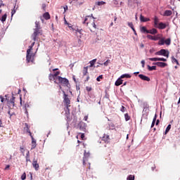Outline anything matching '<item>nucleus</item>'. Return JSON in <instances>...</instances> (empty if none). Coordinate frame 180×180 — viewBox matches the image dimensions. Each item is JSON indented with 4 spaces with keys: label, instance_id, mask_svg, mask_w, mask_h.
I'll return each instance as SVG.
<instances>
[{
    "label": "nucleus",
    "instance_id": "obj_36",
    "mask_svg": "<svg viewBox=\"0 0 180 180\" xmlns=\"http://www.w3.org/2000/svg\"><path fill=\"white\" fill-rule=\"evenodd\" d=\"M8 17V15H6V14H4L2 17H1V22H5L6 20V18Z\"/></svg>",
    "mask_w": 180,
    "mask_h": 180
},
{
    "label": "nucleus",
    "instance_id": "obj_61",
    "mask_svg": "<svg viewBox=\"0 0 180 180\" xmlns=\"http://www.w3.org/2000/svg\"><path fill=\"white\" fill-rule=\"evenodd\" d=\"M42 9H44V11H46V4H42Z\"/></svg>",
    "mask_w": 180,
    "mask_h": 180
},
{
    "label": "nucleus",
    "instance_id": "obj_58",
    "mask_svg": "<svg viewBox=\"0 0 180 180\" xmlns=\"http://www.w3.org/2000/svg\"><path fill=\"white\" fill-rule=\"evenodd\" d=\"M81 139H82V140H84V139H85V134H81Z\"/></svg>",
    "mask_w": 180,
    "mask_h": 180
},
{
    "label": "nucleus",
    "instance_id": "obj_24",
    "mask_svg": "<svg viewBox=\"0 0 180 180\" xmlns=\"http://www.w3.org/2000/svg\"><path fill=\"white\" fill-rule=\"evenodd\" d=\"M88 68H89V66H86L84 68L83 70V75L85 76L88 74Z\"/></svg>",
    "mask_w": 180,
    "mask_h": 180
},
{
    "label": "nucleus",
    "instance_id": "obj_3",
    "mask_svg": "<svg viewBox=\"0 0 180 180\" xmlns=\"http://www.w3.org/2000/svg\"><path fill=\"white\" fill-rule=\"evenodd\" d=\"M33 60H34V54L32 53L30 49L27 50V55H26V61L27 63H33Z\"/></svg>",
    "mask_w": 180,
    "mask_h": 180
},
{
    "label": "nucleus",
    "instance_id": "obj_47",
    "mask_svg": "<svg viewBox=\"0 0 180 180\" xmlns=\"http://www.w3.org/2000/svg\"><path fill=\"white\" fill-rule=\"evenodd\" d=\"M120 110H121V112L124 113V112H126L127 109L125 108L124 106L122 105Z\"/></svg>",
    "mask_w": 180,
    "mask_h": 180
},
{
    "label": "nucleus",
    "instance_id": "obj_44",
    "mask_svg": "<svg viewBox=\"0 0 180 180\" xmlns=\"http://www.w3.org/2000/svg\"><path fill=\"white\" fill-rule=\"evenodd\" d=\"M54 77H56V79H58V75H60V72H56L55 74H53Z\"/></svg>",
    "mask_w": 180,
    "mask_h": 180
},
{
    "label": "nucleus",
    "instance_id": "obj_56",
    "mask_svg": "<svg viewBox=\"0 0 180 180\" xmlns=\"http://www.w3.org/2000/svg\"><path fill=\"white\" fill-rule=\"evenodd\" d=\"M114 5H118L119 2L117 0H113Z\"/></svg>",
    "mask_w": 180,
    "mask_h": 180
},
{
    "label": "nucleus",
    "instance_id": "obj_10",
    "mask_svg": "<svg viewBox=\"0 0 180 180\" xmlns=\"http://www.w3.org/2000/svg\"><path fill=\"white\" fill-rule=\"evenodd\" d=\"M24 131L28 133L30 136H33L32 135V132L30 131V126H29L27 123H25Z\"/></svg>",
    "mask_w": 180,
    "mask_h": 180
},
{
    "label": "nucleus",
    "instance_id": "obj_33",
    "mask_svg": "<svg viewBox=\"0 0 180 180\" xmlns=\"http://www.w3.org/2000/svg\"><path fill=\"white\" fill-rule=\"evenodd\" d=\"M124 119H125L126 122H129V120H130L131 117L129 115V113H126L124 115Z\"/></svg>",
    "mask_w": 180,
    "mask_h": 180
},
{
    "label": "nucleus",
    "instance_id": "obj_26",
    "mask_svg": "<svg viewBox=\"0 0 180 180\" xmlns=\"http://www.w3.org/2000/svg\"><path fill=\"white\" fill-rule=\"evenodd\" d=\"M26 161L27 162H30V152H27L26 154Z\"/></svg>",
    "mask_w": 180,
    "mask_h": 180
},
{
    "label": "nucleus",
    "instance_id": "obj_14",
    "mask_svg": "<svg viewBox=\"0 0 180 180\" xmlns=\"http://www.w3.org/2000/svg\"><path fill=\"white\" fill-rule=\"evenodd\" d=\"M65 116L67 118L68 122H71V118L70 117V108H67V111L65 113Z\"/></svg>",
    "mask_w": 180,
    "mask_h": 180
},
{
    "label": "nucleus",
    "instance_id": "obj_8",
    "mask_svg": "<svg viewBox=\"0 0 180 180\" xmlns=\"http://www.w3.org/2000/svg\"><path fill=\"white\" fill-rule=\"evenodd\" d=\"M32 167L34 168L35 171H39V169L40 168V166L39 165V163H37V160H36V158L33 159Z\"/></svg>",
    "mask_w": 180,
    "mask_h": 180
},
{
    "label": "nucleus",
    "instance_id": "obj_53",
    "mask_svg": "<svg viewBox=\"0 0 180 180\" xmlns=\"http://www.w3.org/2000/svg\"><path fill=\"white\" fill-rule=\"evenodd\" d=\"M9 168H11V165H7L6 166V167L4 168V169H5V171H6V170L9 169Z\"/></svg>",
    "mask_w": 180,
    "mask_h": 180
},
{
    "label": "nucleus",
    "instance_id": "obj_59",
    "mask_svg": "<svg viewBox=\"0 0 180 180\" xmlns=\"http://www.w3.org/2000/svg\"><path fill=\"white\" fill-rule=\"evenodd\" d=\"M84 120L85 122H87V121H88V115L84 116Z\"/></svg>",
    "mask_w": 180,
    "mask_h": 180
},
{
    "label": "nucleus",
    "instance_id": "obj_17",
    "mask_svg": "<svg viewBox=\"0 0 180 180\" xmlns=\"http://www.w3.org/2000/svg\"><path fill=\"white\" fill-rule=\"evenodd\" d=\"M140 20L141 22H150V18H144L143 15H140Z\"/></svg>",
    "mask_w": 180,
    "mask_h": 180
},
{
    "label": "nucleus",
    "instance_id": "obj_62",
    "mask_svg": "<svg viewBox=\"0 0 180 180\" xmlns=\"http://www.w3.org/2000/svg\"><path fill=\"white\" fill-rule=\"evenodd\" d=\"M1 102L4 103V101H5V98L2 97V96H0Z\"/></svg>",
    "mask_w": 180,
    "mask_h": 180
},
{
    "label": "nucleus",
    "instance_id": "obj_27",
    "mask_svg": "<svg viewBox=\"0 0 180 180\" xmlns=\"http://www.w3.org/2000/svg\"><path fill=\"white\" fill-rule=\"evenodd\" d=\"M120 78L121 79H123V78H131V75H130L129 74H124V75H121Z\"/></svg>",
    "mask_w": 180,
    "mask_h": 180
},
{
    "label": "nucleus",
    "instance_id": "obj_21",
    "mask_svg": "<svg viewBox=\"0 0 180 180\" xmlns=\"http://www.w3.org/2000/svg\"><path fill=\"white\" fill-rule=\"evenodd\" d=\"M34 30H41V27L40 26V22L39 21L35 22V29Z\"/></svg>",
    "mask_w": 180,
    "mask_h": 180
},
{
    "label": "nucleus",
    "instance_id": "obj_39",
    "mask_svg": "<svg viewBox=\"0 0 180 180\" xmlns=\"http://www.w3.org/2000/svg\"><path fill=\"white\" fill-rule=\"evenodd\" d=\"M165 44H167V46H169V44H171V39H167L165 41Z\"/></svg>",
    "mask_w": 180,
    "mask_h": 180
},
{
    "label": "nucleus",
    "instance_id": "obj_20",
    "mask_svg": "<svg viewBox=\"0 0 180 180\" xmlns=\"http://www.w3.org/2000/svg\"><path fill=\"white\" fill-rule=\"evenodd\" d=\"M103 141H105L106 143V142L109 141V140H110V138L109 135L104 134V136H103Z\"/></svg>",
    "mask_w": 180,
    "mask_h": 180
},
{
    "label": "nucleus",
    "instance_id": "obj_49",
    "mask_svg": "<svg viewBox=\"0 0 180 180\" xmlns=\"http://www.w3.org/2000/svg\"><path fill=\"white\" fill-rule=\"evenodd\" d=\"M86 89L87 92H91V91H92V87L86 86Z\"/></svg>",
    "mask_w": 180,
    "mask_h": 180
},
{
    "label": "nucleus",
    "instance_id": "obj_7",
    "mask_svg": "<svg viewBox=\"0 0 180 180\" xmlns=\"http://www.w3.org/2000/svg\"><path fill=\"white\" fill-rule=\"evenodd\" d=\"M77 127L82 131L86 132V124L85 122L81 121L80 122L78 123Z\"/></svg>",
    "mask_w": 180,
    "mask_h": 180
},
{
    "label": "nucleus",
    "instance_id": "obj_5",
    "mask_svg": "<svg viewBox=\"0 0 180 180\" xmlns=\"http://www.w3.org/2000/svg\"><path fill=\"white\" fill-rule=\"evenodd\" d=\"M42 34H43L42 30H34V32L32 35V37L34 41H36V40H37L38 36H41Z\"/></svg>",
    "mask_w": 180,
    "mask_h": 180
},
{
    "label": "nucleus",
    "instance_id": "obj_18",
    "mask_svg": "<svg viewBox=\"0 0 180 180\" xmlns=\"http://www.w3.org/2000/svg\"><path fill=\"white\" fill-rule=\"evenodd\" d=\"M122 84H123V79H122V78L118 79L115 82V86H120V85H122Z\"/></svg>",
    "mask_w": 180,
    "mask_h": 180
},
{
    "label": "nucleus",
    "instance_id": "obj_9",
    "mask_svg": "<svg viewBox=\"0 0 180 180\" xmlns=\"http://www.w3.org/2000/svg\"><path fill=\"white\" fill-rule=\"evenodd\" d=\"M154 65H157L158 67H160V68H165L168 65L166 63L164 62H157L153 63Z\"/></svg>",
    "mask_w": 180,
    "mask_h": 180
},
{
    "label": "nucleus",
    "instance_id": "obj_2",
    "mask_svg": "<svg viewBox=\"0 0 180 180\" xmlns=\"http://www.w3.org/2000/svg\"><path fill=\"white\" fill-rule=\"evenodd\" d=\"M58 84H60V85H63V86H68L70 85V81H68L67 78L58 76Z\"/></svg>",
    "mask_w": 180,
    "mask_h": 180
},
{
    "label": "nucleus",
    "instance_id": "obj_23",
    "mask_svg": "<svg viewBox=\"0 0 180 180\" xmlns=\"http://www.w3.org/2000/svg\"><path fill=\"white\" fill-rule=\"evenodd\" d=\"M148 71H154L157 70V66H150L149 65H148Z\"/></svg>",
    "mask_w": 180,
    "mask_h": 180
},
{
    "label": "nucleus",
    "instance_id": "obj_52",
    "mask_svg": "<svg viewBox=\"0 0 180 180\" xmlns=\"http://www.w3.org/2000/svg\"><path fill=\"white\" fill-rule=\"evenodd\" d=\"M20 152L22 153V154H25V148L20 147Z\"/></svg>",
    "mask_w": 180,
    "mask_h": 180
},
{
    "label": "nucleus",
    "instance_id": "obj_54",
    "mask_svg": "<svg viewBox=\"0 0 180 180\" xmlns=\"http://www.w3.org/2000/svg\"><path fill=\"white\" fill-rule=\"evenodd\" d=\"M108 63H110V60H107L105 63H104V65H108Z\"/></svg>",
    "mask_w": 180,
    "mask_h": 180
},
{
    "label": "nucleus",
    "instance_id": "obj_46",
    "mask_svg": "<svg viewBox=\"0 0 180 180\" xmlns=\"http://www.w3.org/2000/svg\"><path fill=\"white\" fill-rule=\"evenodd\" d=\"M103 78V75H99L97 78H96V81H98V82H99L101 81V79H102Z\"/></svg>",
    "mask_w": 180,
    "mask_h": 180
},
{
    "label": "nucleus",
    "instance_id": "obj_42",
    "mask_svg": "<svg viewBox=\"0 0 180 180\" xmlns=\"http://www.w3.org/2000/svg\"><path fill=\"white\" fill-rule=\"evenodd\" d=\"M127 180H134V175H131L130 174L129 176H128Z\"/></svg>",
    "mask_w": 180,
    "mask_h": 180
},
{
    "label": "nucleus",
    "instance_id": "obj_64",
    "mask_svg": "<svg viewBox=\"0 0 180 180\" xmlns=\"http://www.w3.org/2000/svg\"><path fill=\"white\" fill-rule=\"evenodd\" d=\"M0 127H4V125L2 124V120H0Z\"/></svg>",
    "mask_w": 180,
    "mask_h": 180
},
{
    "label": "nucleus",
    "instance_id": "obj_16",
    "mask_svg": "<svg viewBox=\"0 0 180 180\" xmlns=\"http://www.w3.org/2000/svg\"><path fill=\"white\" fill-rule=\"evenodd\" d=\"M165 27H167V25H165V23L160 22L156 28L162 30L165 29Z\"/></svg>",
    "mask_w": 180,
    "mask_h": 180
},
{
    "label": "nucleus",
    "instance_id": "obj_45",
    "mask_svg": "<svg viewBox=\"0 0 180 180\" xmlns=\"http://www.w3.org/2000/svg\"><path fill=\"white\" fill-rule=\"evenodd\" d=\"M150 61H158V58H149Z\"/></svg>",
    "mask_w": 180,
    "mask_h": 180
},
{
    "label": "nucleus",
    "instance_id": "obj_38",
    "mask_svg": "<svg viewBox=\"0 0 180 180\" xmlns=\"http://www.w3.org/2000/svg\"><path fill=\"white\" fill-rule=\"evenodd\" d=\"M169 130H171V124H169L167 128H166V130H165V134H167Z\"/></svg>",
    "mask_w": 180,
    "mask_h": 180
},
{
    "label": "nucleus",
    "instance_id": "obj_22",
    "mask_svg": "<svg viewBox=\"0 0 180 180\" xmlns=\"http://www.w3.org/2000/svg\"><path fill=\"white\" fill-rule=\"evenodd\" d=\"M43 18L46 19V20H49V19H50V13H49V12L44 13Z\"/></svg>",
    "mask_w": 180,
    "mask_h": 180
},
{
    "label": "nucleus",
    "instance_id": "obj_41",
    "mask_svg": "<svg viewBox=\"0 0 180 180\" xmlns=\"http://www.w3.org/2000/svg\"><path fill=\"white\" fill-rule=\"evenodd\" d=\"M128 26L132 29V30H134V25H133V22H128Z\"/></svg>",
    "mask_w": 180,
    "mask_h": 180
},
{
    "label": "nucleus",
    "instance_id": "obj_34",
    "mask_svg": "<svg viewBox=\"0 0 180 180\" xmlns=\"http://www.w3.org/2000/svg\"><path fill=\"white\" fill-rule=\"evenodd\" d=\"M158 44L160 46H164V44H165V40H164V39H162L159 41Z\"/></svg>",
    "mask_w": 180,
    "mask_h": 180
},
{
    "label": "nucleus",
    "instance_id": "obj_4",
    "mask_svg": "<svg viewBox=\"0 0 180 180\" xmlns=\"http://www.w3.org/2000/svg\"><path fill=\"white\" fill-rule=\"evenodd\" d=\"M63 102L65 103L66 109H68L70 108V103H71V100H70V98H68V96L65 94V91H63Z\"/></svg>",
    "mask_w": 180,
    "mask_h": 180
},
{
    "label": "nucleus",
    "instance_id": "obj_30",
    "mask_svg": "<svg viewBox=\"0 0 180 180\" xmlns=\"http://www.w3.org/2000/svg\"><path fill=\"white\" fill-rule=\"evenodd\" d=\"M106 2L101 1H98L96 3V5H98V6H102V5H105Z\"/></svg>",
    "mask_w": 180,
    "mask_h": 180
},
{
    "label": "nucleus",
    "instance_id": "obj_51",
    "mask_svg": "<svg viewBox=\"0 0 180 180\" xmlns=\"http://www.w3.org/2000/svg\"><path fill=\"white\" fill-rule=\"evenodd\" d=\"M153 36H152V35L148 34L146 37H147L148 39H149V40H153Z\"/></svg>",
    "mask_w": 180,
    "mask_h": 180
},
{
    "label": "nucleus",
    "instance_id": "obj_48",
    "mask_svg": "<svg viewBox=\"0 0 180 180\" xmlns=\"http://www.w3.org/2000/svg\"><path fill=\"white\" fill-rule=\"evenodd\" d=\"M21 179H22V180L26 179V173L24 172V173L22 174V176H21Z\"/></svg>",
    "mask_w": 180,
    "mask_h": 180
},
{
    "label": "nucleus",
    "instance_id": "obj_40",
    "mask_svg": "<svg viewBox=\"0 0 180 180\" xmlns=\"http://www.w3.org/2000/svg\"><path fill=\"white\" fill-rule=\"evenodd\" d=\"M10 102L13 105V106H15V97L14 96H13L12 98H11Z\"/></svg>",
    "mask_w": 180,
    "mask_h": 180
},
{
    "label": "nucleus",
    "instance_id": "obj_63",
    "mask_svg": "<svg viewBox=\"0 0 180 180\" xmlns=\"http://www.w3.org/2000/svg\"><path fill=\"white\" fill-rule=\"evenodd\" d=\"M134 32V34H135V36H137V32H136V29L134 28V30H132Z\"/></svg>",
    "mask_w": 180,
    "mask_h": 180
},
{
    "label": "nucleus",
    "instance_id": "obj_50",
    "mask_svg": "<svg viewBox=\"0 0 180 180\" xmlns=\"http://www.w3.org/2000/svg\"><path fill=\"white\" fill-rule=\"evenodd\" d=\"M158 61H167V59L164 58H158Z\"/></svg>",
    "mask_w": 180,
    "mask_h": 180
},
{
    "label": "nucleus",
    "instance_id": "obj_37",
    "mask_svg": "<svg viewBox=\"0 0 180 180\" xmlns=\"http://www.w3.org/2000/svg\"><path fill=\"white\" fill-rule=\"evenodd\" d=\"M35 44H36V41H34V42H32L31 46H29L28 50H30V51H32L33 50V46H34Z\"/></svg>",
    "mask_w": 180,
    "mask_h": 180
},
{
    "label": "nucleus",
    "instance_id": "obj_1",
    "mask_svg": "<svg viewBox=\"0 0 180 180\" xmlns=\"http://www.w3.org/2000/svg\"><path fill=\"white\" fill-rule=\"evenodd\" d=\"M83 23L86 25L92 33H95L96 32V29L98 28L96 27V24L95 23V18L86 16Z\"/></svg>",
    "mask_w": 180,
    "mask_h": 180
},
{
    "label": "nucleus",
    "instance_id": "obj_13",
    "mask_svg": "<svg viewBox=\"0 0 180 180\" xmlns=\"http://www.w3.org/2000/svg\"><path fill=\"white\" fill-rule=\"evenodd\" d=\"M49 79L50 81H53V79H54L55 80L54 81L55 84H58V79H56V76H54V75H53V74H49Z\"/></svg>",
    "mask_w": 180,
    "mask_h": 180
},
{
    "label": "nucleus",
    "instance_id": "obj_57",
    "mask_svg": "<svg viewBox=\"0 0 180 180\" xmlns=\"http://www.w3.org/2000/svg\"><path fill=\"white\" fill-rule=\"evenodd\" d=\"M141 64H142V67H143V68H144V65H145V64H146V61H144V60H141Z\"/></svg>",
    "mask_w": 180,
    "mask_h": 180
},
{
    "label": "nucleus",
    "instance_id": "obj_28",
    "mask_svg": "<svg viewBox=\"0 0 180 180\" xmlns=\"http://www.w3.org/2000/svg\"><path fill=\"white\" fill-rule=\"evenodd\" d=\"M141 32L142 33H148V30H147V27H142L141 28Z\"/></svg>",
    "mask_w": 180,
    "mask_h": 180
},
{
    "label": "nucleus",
    "instance_id": "obj_25",
    "mask_svg": "<svg viewBox=\"0 0 180 180\" xmlns=\"http://www.w3.org/2000/svg\"><path fill=\"white\" fill-rule=\"evenodd\" d=\"M172 15V11L170 10H167L165 11V16H171Z\"/></svg>",
    "mask_w": 180,
    "mask_h": 180
},
{
    "label": "nucleus",
    "instance_id": "obj_15",
    "mask_svg": "<svg viewBox=\"0 0 180 180\" xmlns=\"http://www.w3.org/2000/svg\"><path fill=\"white\" fill-rule=\"evenodd\" d=\"M154 27H158L160 24V19L157 16H155L154 19Z\"/></svg>",
    "mask_w": 180,
    "mask_h": 180
},
{
    "label": "nucleus",
    "instance_id": "obj_60",
    "mask_svg": "<svg viewBox=\"0 0 180 180\" xmlns=\"http://www.w3.org/2000/svg\"><path fill=\"white\" fill-rule=\"evenodd\" d=\"M155 124V121H153L150 127H151V128L154 127Z\"/></svg>",
    "mask_w": 180,
    "mask_h": 180
},
{
    "label": "nucleus",
    "instance_id": "obj_29",
    "mask_svg": "<svg viewBox=\"0 0 180 180\" xmlns=\"http://www.w3.org/2000/svg\"><path fill=\"white\" fill-rule=\"evenodd\" d=\"M16 11H18V6L16 7V5H15V6H14V8L11 11V16H13V15H15V13H16Z\"/></svg>",
    "mask_w": 180,
    "mask_h": 180
},
{
    "label": "nucleus",
    "instance_id": "obj_55",
    "mask_svg": "<svg viewBox=\"0 0 180 180\" xmlns=\"http://www.w3.org/2000/svg\"><path fill=\"white\" fill-rule=\"evenodd\" d=\"M157 121V114L155 115L153 122H156Z\"/></svg>",
    "mask_w": 180,
    "mask_h": 180
},
{
    "label": "nucleus",
    "instance_id": "obj_19",
    "mask_svg": "<svg viewBox=\"0 0 180 180\" xmlns=\"http://www.w3.org/2000/svg\"><path fill=\"white\" fill-rule=\"evenodd\" d=\"M148 33L150 34H157V33H158V31H157V29L153 28L152 30H148Z\"/></svg>",
    "mask_w": 180,
    "mask_h": 180
},
{
    "label": "nucleus",
    "instance_id": "obj_35",
    "mask_svg": "<svg viewBox=\"0 0 180 180\" xmlns=\"http://www.w3.org/2000/svg\"><path fill=\"white\" fill-rule=\"evenodd\" d=\"M27 108H29V103H25L24 105V108H25V112L26 115H27V113H28Z\"/></svg>",
    "mask_w": 180,
    "mask_h": 180
},
{
    "label": "nucleus",
    "instance_id": "obj_31",
    "mask_svg": "<svg viewBox=\"0 0 180 180\" xmlns=\"http://www.w3.org/2000/svg\"><path fill=\"white\" fill-rule=\"evenodd\" d=\"M89 63H90L89 67L92 68V67H94V65H95V63H96V59H94V60H91Z\"/></svg>",
    "mask_w": 180,
    "mask_h": 180
},
{
    "label": "nucleus",
    "instance_id": "obj_43",
    "mask_svg": "<svg viewBox=\"0 0 180 180\" xmlns=\"http://www.w3.org/2000/svg\"><path fill=\"white\" fill-rule=\"evenodd\" d=\"M152 40L157 41V40H160V37L158 36H153Z\"/></svg>",
    "mask_w": 180,
    "mask_h": 180
},
{
    "label": "nucleus",
    "instance_id": "obj_12",
    "mask_svg": "<svg viewBox=\"0 0 180 180\" xmlns=\"http://www.w3.org/2000/svg\"><path fill=\"white\" fill-rule=\"evenodd\" d=\"M32 139V147L31 150H34L36 147H37V143H36V141L34 140V138L33 137V135L30 136Z\"/></svg>",
    "mask_w": 180,
    "mask_h": 180
},
{
    "label": "nucleus",
    "instance_id": "obj_32",
    "mask_svg": "<svg viewBox=\"0 0 180 180\" xmlns=\"http://www.w3.org/2000/svg\"><path fill=\"white\" fill-rule=\"evenodd\" d=\"M172 63H176V64L177 65H179V62H178V60H176V58H175V57H174V56L172 57Z\"/></svg>",
    "mask_w": 180,
    "mask_h": 180
},
{
    "label": "nucleus",
    "instance_id": "obj_6",
    "mask_svg": "<svg viewBox=\"0 0 180 180\" xmlns=\"http://www.w3.org/2000/svg\"><path fill=\"white\" fill-rule=\"evenodd\" d=\"M155 56H163L164 57H167L168 58L169 57V52L165 49H161L160 51H157Z\"/></svg>",
    "mask_w": 180,
    "mask_h": 180
},
{
    "label": "nucleus",
    "instance_id": "obj_11",
    "mask_svg": "<svg viewBox=\"0 0 180 180\" xmlns=\"http://www.w3.org/2000/svg\"><path fill=\"white\" fill-rule=\"evenodd\" d=\"M139 77L142 79V81H147L148 82H150L151 79L148 76H146L144 75H139Z\"/></svg>",
    "mask_w": 180,
    "mask_h": 180
}]
</instances>
